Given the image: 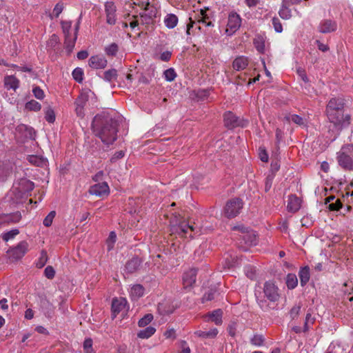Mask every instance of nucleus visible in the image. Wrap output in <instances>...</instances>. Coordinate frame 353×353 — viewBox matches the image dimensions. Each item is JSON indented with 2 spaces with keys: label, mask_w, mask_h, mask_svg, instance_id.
<instances>
[{
  "label": "nucleus",
  "mask_w": 353,
  "mask_h": 353,
  "mask_svg": "<svg viewBox=\"0 0 353 353\" xmlns=\"http://www.w3.org/2000/svg\"><path fill=\"white\" fill-rule=\"evenodd\" d=\"M272 181H273L272 176H268L265 179V192H268L270 190L272 185Z\"/></svg>",
  "instance_id": "obj_64"
},
{
  "label": "nucleus",
  "mask_w": 353,
  "mask_h": 353,
  "mask_svg": "<svg viewBox=\"0 0 353 353\" xmlns=\"http://www.w3.org/2000/svg\"><path fill=\"white\" fill-rule=\"evenodd\" d=\"M133 4L140 7L141 9H144V7L149 6V0H135Z\"/></svg>",
  "instance_id": "obj_62"
},
{
  "label": "nucleus",
  "mask_w": 353,
  "mask_h": 353,
  "mask_svg": "<svg viewBox=\"0 0 353 353\" xmlns=\"http://www.w3.org/2000/svg\"><path fill=\"white\" fill-rule=\"evenodd\" d=\"M190 22L187 24V30L186 33L187 34H190L191 30L195 27V29H197L199 30H202V27L200 26L201 23L197 22V18L196 19V21H193L191 17L189 18Z\"/></svg>",
  "instance_id": "obj_40"
},
{
  "label": "nucleus",
  "mask_w": 353,
  "mask_h": 353,
  "mask_svg": "<svg viewBox=\"0 0 353 353\" xmlns=\"http://www.w3.org/2000/svg\"><path fill=\"white\" fill-rule=\"evenodd\" d=\"M164 77L168 81H172L176 77V74L173 68L165 70L163 72Z\"/></svg>",
  "instance_id": "obj_45"
},
{
  "label": "nucleus",
  "mask_w": 353,
  "mask_h": 353,
  "mask_svg": "<svg viewBox=\"0 0 353 353\" xmlns=\"http://www.w3.org/2000/svg\"><path fill=\"white\" fill-rule=\"evenodd\" d=\"M223 312L220 309L215 310L208 314L209 320L214 322L216 325H221L222 323Z\"/></svg>",
  "instance_id": "obj_29"
},
{
  "label": "nucleus",
  "mask_w": 353,
  "mask_h": 353,
  "mask_svg": "<svg viewBox=\"0 0 353 353\" xmlns=\"http://www.w3.org/2000/svg\"><path fill=\"white\" fill-rule=\"evenodd\" d=\"M116 239H117L116 233L114 232H111L110 233V235H109L108 239H107V246H108V250L109 251L113 248L114 244L116 242Z\"/></svg>",
  "instance_id": "obj_47"
},
{
  "label": "nucleus",
  "mask_w": 353,
  "mask_h": 353,
  "mask_svg": "<svg viewBox=\"0 0 353 353\" xmlns=\"http://www.w3.org/2000/svg\"><path fill=\"white\" fill-rule=\"evenodd\" d=\"M144 294V288L140 284L133 285L130 290V296L132 300H138Z\"/></svg>",
  "instance_id": "obj_22"
},
{
  "label": "nucleus",
  "mask_w": 353,
  "mask_h": 353,
  "mask_svg": "<svg viewBox=\"0 0 353 353\" xmlns=\"http://www.w3.org/2000/svg\"><path fill=\"white\" fill-rule=\"evenodd\" d=\"M241 24V19L236 12H231L228 16L227 28L225 32L228 35H232L240 28Z\"/></svg>",
  "instance_id": "obj_7"
},
{
  "label": "nucleus",
  "mask_w": 353,
  "mask_h": 353,
  "mask_svg": "<svg viewBox=\"0 0 353 353\" xmlns=\"http://www.w3.org/2000/svg\"><path fill=\"white\" fill-rule=\"evenodd\" d=\"M117 8L113 1H107L105 3V12L106 14V21L108 24L114 25L116 23Z\"/></svg>",
  "instance_id": "obj_14"
},
{
  "label": "nucleus",
  "mask_w": 353,
  "mask_h": 353,
  "mask_svg": "<svg viewBox=\"0 0 353 353\" xmlns=\"http://www.w3.org/2000/svg\"><path fill=\"white\" fill-rule=\"evenodd\" d=\"M248 65V59L244 56H239L236 57L232 63V67L234 70L239 71L244 70Z\"/></svg>",
  "instance_id": "obj_25"
},
{
  "label": "nucleus",
  "mask_w": 353,
  "mask_h": 353,
  "mask_svg": "<svg viewBox=\"0 0 353 353\" xmlns=\"http://www.w3.org/2000/svg\"><path fill=\"white\" fill-rule=\"evenodd\" d=\"M327 116L329 121L331 123H332L336 127L339 126L343 121V110H334L332 112H327Z\"/></svg>",
  "instance_id": "obj_17"
},
{
  "label": "nucleus",
  "mask_w": 353,
  "mask_h": 353,
  "mask_svg": "<svg viewBox=\"0 0 353 353\" xmlns=\"http://www.w3.org/2000/svg\"><path fill=\"white\" fill-rule=\"evenodd\" d=\"M34 96L38 99H43L45 97L44 92L39 86H34L32 89Z\"/></svg>",
  "instance_id": "obj_54"
},
{
  "label": "nucleus",
  "mask_w": 353,
  "mask_h": 353,
  "mask_svg": "<svg viewBox=\"0 0 353 353\" xmlns=\"http://www.w3.org/2000/svg\"><path fill=\"white\" fill-rule=\"evenodd\" d=\"M94 93L90 90H83L76 99L75 104H79L85 107L89 99L94 97Z\"/></svg>",
  "instance_id": "obj_24"
},
{
  "label": "nucleus",
  "mask_w": 353,
  "mask_h": 353,
  "mask_svg": "<svg viewBox=\"0 0 353 353\" xmlns=\"http://www.w3.org/2000/svg\"><path fill=\"white\" fill-rule=\"evenodd\" d=\"M317 29L323 34L333 32L337 29V23L334 20L325 19L320 21Z\"/></svg>",
  "instance_id": "obj_12"
},
{
  "label": "nucleus",
  "mask_w": 353,
  "mask_h": 353,
  "mask_svg": "<svg viewBox=\"0 0 353 353\" xmlns=\"http://www.w3.org/2000/svg\"><path fill=\"white\" fill-rule=\"evenodd\" d=\"M77 39V37L74 36L73 38L70 37V39L69 41L66 42L65 40V44L66 46V48L68 50V51H71L74 46L75 41Z\"/></svg>",
  "instance_id": "obj_63"
},
{
  "label": "nucleus",
  "mask_w": 353,
  "mask_h": 353,
  "mask_svg": "<svg viewBox=\"0 0 353 353\" xmlns=\"http://www.w3.org/2000/svg\"><path fill=\"white\" fill-rule=\"evenodd\" d=\"M25 107H26V109H27L28 110L36 111V112L40 110L41 108V104L34 100H31V101L27 102L26 103Z\"/></svg>",
  "instance_id": "obj_41"
},
{
  "label": "nucleus",
  "mask_w": 353,
  "mask_h": 353,
  "mask_svg": "<svg viewBox=\"0 0 353 353\" xmlns=\"http://www.w3.org/2000/svg\"><path fill=\"white\" fill-rule=\"evenodd\" d=\"M264 296L271 302H276L279 299V288L272 281H266L263 285Z\"/></svg>",
  "instance_id": "obj_5"
},
{
  "label": "nucleus",
  "mask_w": 353,
  "mask_h": 353,
  "mask_svg": "<svg viewBox=\"0 0 353 353\" xmlns=\"http://www.w3.org/2000/svg\"><path fill=\"white\" fill-rule=\"evenodd\" d=\"M218 333L216 328H212L208 331L197 330L194 332V335L201 339H215Z\"/></svg>",
  "instance_id": "obj_28"
},
{
  "label": "nucleus",
  "mask_w": 353,
  "mask_h": 353,
  "mask_svg": "<svg viewBox=\"0 0 353 353\" xmlns=\"http://www.w3.org/2000/svg\"><path fill=\"white\" fill-rule=\"evenodd\" d=\"M83 70L80 68H75L72 72V77L74 79L80 83L83 80Z\"/></svg>",
  "instance_id": "obj_46"
},
{
  "label": "nucleus",
  "mask_w": 353,
  "mask_h": 353,
  "mask_svg": "<svg viewBox=\"0 0 353 353\" xmlns=\"http://www.w3.org/2000/svg\"><path fill=\"white\" fill-rule=\"evenodd\" d=\"M4 86L7 90L15 91L19 87V80L13 75L6 76L3 79Z\"/></svg>",
  "instance_id": "obj_21"
},
{
  "label": "nucleus",
  "mask_w": 353,
  "mask_h": 353,
  "mask_svg": "<svg viewBox=\"0 0 353 353\" xmlns=\"http://www.w3.org/2000/svg\"><path fill=\"white\" fill-rule=\"evenodd\" d=\"M12 193L14 195V197L12 198L14 202L18 203H22L23 199L26 198L21 197V193H18V192H14V188L12 190Z\"/></svg>",
  "instance_id": "obj_61"
},
{
  "label": "nucleus",
  "mask_w": 353,
  "mask_h": 353,
  "mask_svg": "<svg viewBox=\"0 0 353 353\" xmlns=\"http://www.w3.org/2000/svg\"><path fill=\"white\" fill-rule=\"evenodd\" d=\"M34 188V184L33 182L28 179H21L18 187H14V191L21 193L22 198H27L28 193L30 192Z\"/></svg>",
  "instance_id": "obj_11"
},
{
  "label": "nucleus",
  "mask_w": 353,
  "mask_h": 353,
  "mask_svg": "<svg viewBox=\"0 0 353 353\" xmlns=\"http://www.w3.org/2000/svg\"><path fill=\"white\" fill-rule=\"evenodd\" d=\"M105 52L108 56H115L118 52V46L115 43H111L105 49Z\"/></svg>",
  "instance_id": "obj_44"
},
{
  "label": "nucleus",
  "mask_w": 353,
  "mask_h": 353,
  "mask_svg": "<svg viewBox=\"0 0 353 353\" xmlns=\"http://www.w3.org/2000/svg\"><path fill=\"white\" fill-rule=\"evenodd\" d=\"M266 36L264 34H258L255 36L253 44L259 53H264L265 50Z\"/></svg>",
  "instance_id": "obj_19"
},
{
  "label": "nucleus",
  "mask_w": 353,
  "mask_h": 353,
  "mask_svg": "<svg viewBox=\"0 0 353 353\" xmlns=\"http://www.w3.org/2000/svg\"><path fill=\"white\" fill-rule=\"evenodd\" d=\"M286 285L288 289L292 290L298 285V279L294 274H288L286 276Z\"/></svg>",
  "instance_id": "obj_37"
},
{
  "label": "nucleus",
  "mask_w": 353,
  "mask_h": 353,
  "mask_svg": "<svg viewBox=\"0 0 353 353\" xmlns=\"http://www.w3.org/2000/svg\"><path fill=\"white\" fill-rule=\"evenodd\" d=\"M259 159H261V161L263 162H268V159H269V157H268V154L266 150L263 148H261V147L259 148Z\"/></svg>",
  "instance_id": "obj_55"
},
{
  "label": "nucleus",
  "mask_w": 353,
  "mask_h": 353,
  "mask_svg": "<svg viewBox=\"0 0 353 353\" xmlns=\"http://www.w3.org/2000/svg\"><path fill=\"white\" fill-rule=\"evenodd\" d=\"M141 17V23L150 24L152 22L157 15V10L149 3V6L144 7L143 12L139 14Z\"/></svg>",
  "instance_id": "obj_10"
},
{
  "label": "nucleus",
  "mask_w": 353,
  "mask_h": 353,
  "mask_svg": "<svg viewBox=\"0 0 353 353\" xmlns=\"http://www.w3.org/2000/svg\"><path fill=\"white\" fill-rule=\"evenodd\" d=\"M272 21L274 30L278 33L282 32L283 27L280 20L277 17H273Z\"/></svg>",
  "instance_id": "obj_52"
},
{
  "label": "nucleus",
  "mask_w": 353,
  "mask_h": 353,
  "mask_svg": "<svg viewBox=\"0 0 353 353\" xmlns=\"http://www.w3.org/2000/svg\"><path fill=\"white\" fill-rule=\"evenodd\" d=\"M156 332V329L154 327L148 326L145 329L140 330L137 336L140 339H148L152 336Z\"/></svg>",
  "instance_id": "obj_35"
},
{
  "label": "nucleus",
  "mask_w": 353,
  "mask_h": 353,
  "mask_svg": "<svg viewBox=\"0 0 353 353\" xmlns=\"http://www.w3.org/2000/svg\"><path fill=\"white\" fill-rule=\"evenodd\" d=\"M45 118L46 121L50 123H53L55 121V114L52 109L48 108L46 110Z\"/></svg>",
  "instance_id": "obj_51"
},
{
  "label": "nucleus",
  "mask_w": 353,
  "mask_h": 353,
  "mask_svg": "<svg viewBox=\"0 0 353 353\" xmlns=\"http://www.w3.org/2000/svg\"><path fill=\"white\" fill-rule=\"evenodd\" d=\"M243 208V202L238 198L232 199L225 205L224 212L228 218L237 216Z\"/></svg>",
  "instance_id": "obj_3"
},
{
  "label": "nucleus",
  "mask_w": 353,
  "mask_h": 353,
  "mask_svg": "<svg viewBox=\"0 0 353 353\" xmlns=\"http://www.w3.org/2000/svg\"><path fill=\"white\" fill-rule=\"evenodd\" d=\"M165 26L169 29H173L178 23V17L174 14H168L163 20Z\"/></svg>",
  "instance_id": "obj_30"
},
{
  "label": "nucleus",
  "mask_w": 353,
  "mask_h": 353,
  "mask_svg": "<svg viewBox=\"0 0 353 353\" xmlns=\"http://www.w3.org/2000/svg\"><path fill=\"white\" fill-rule=\"evenodd\" d=\"M234 230H238L243 234L241 238L245 241V243L250 245H254L257 243L256 236L253 231H250L248 228L243 226H234Z\"/></svg>",
  "instance_id": "obj_8"
},
{
  "label": "nucleus",
  "mask_w": 353,
  "mask_h": 353,
  "mask_svg": "<svg viewBox=\"0 0 353 353\" xmlns=\"http://www.w3.org/2000/svg\"><path fill=\"white\" fill-rule=\"evenodd\" d=\"M75 105H76L75 112H76L77 117H79L80 118H83L85 115L84 107L79 104H75Z\"/></svg>",
  "instance_id": "obj_59"
},
{
  "label": "nucleus",
  "mask_w": 353,
  "mask_h": 353,
  "mask_svg": "<svg viewBox=\"0 0 353 353\" xmlns=\"http://www.w3.org/2000/svg\"><path fill=\"white\" fill-rule=\"evenodd\" d=\"M56 212L55 211H51L44 219L43 220V225L46 227H50L53 221L54 218L55 217Z\"/></svg>",
  "instance_id": "obj_48"
},
{
  "label": "nucleus",
  "mask_w": 353,
  "mask_h": 353,
  "mask_svg": "<svg viewBox=\"0 0 353 353\" xmlns=\"http://www.w3.org/2000/svg\"><path fill=\"white\" fill-rule=\"evenodd\" d=\"M104 75V80L110 82L113 80L117 79V71L116 69H110L108 70H106L103 73Z\"/></svg>",
  "instance_id": "obj_39"
},
{
  "label": "nucleus",
  "mask_w": 353,
  "mask_h": 353,
  "mask_svg": "<svg viewBox=\"0 0 353 353\" xmlns=\"http://www.w3.org/2000/svg\"><path fill=\"white\" fill-rule=\"evenodd\" d=\"M126 306L127 300L125 298L114 299L112 302V319H114L119 312L125 310Z\"/></svg>",
  "instance_id": "obj_15"
},
{
  "label": "nucleus",
  "mask_w": 353,
  "mask_h": 353,
  "mask_svg": "<svg viewBox=\"0 0 353 353\" xmlns=\"http://www.w3.org/2000/svg\"><path fill=\"white\" fill-rule=\"evenodd\" d=\"M107 63V60L103 56H92L89 59V65L94 69H103Z\"/></svg>",
  "instance_id": "obj_18"
},
{
  "label": "nucleus",
  "mask_w": 353,
  "mask_h": 353,
  "mask_svg": "<svg viewBox=\"0 0 353 353\" xmlns=\"http://www.w3.org/2000/svg\"><path fill=\"white\" fill-rule=\"evenodd\" d=\"M141 260L138 257H134L125 265V268L128 272L132 273L135 272L141 265Z\"/></svg>",
  "instance_id": "obj_32"
},
{
  "label": "nucleus",
  "mask_w": 353,
  "mask_h": 353,
  "mask_svg": "<svg viewBox=\"0 0 353 353\" xmlns=\"http://www.w3.org/2000/svg\"><path fill=\"white\" fill-rule=\"evenodd\" d=\"M21 219V214L17 211L10 214H0V228L17 223Z\"/></svg>",
  "instance_id": "obj_9"
},
{
  "label": "nucleus",
  "mask_w": 353,
  "mask_h": 353,
  "mask_svg": "<svg viewBox=\"0 0 353 353\" xmlns=\"http://www.w3.org/2000/svg\"><path fill=\"white\" fill-rule=\"evenodd\" d=\"M124 157V152L122 150L116 152L110 159V161L114 163L118 159H120Z\"/></svg>",
  "instance_id": "obj_60"
},
{
  "label": "nucleus",
  "mask_w": 353,
  "mask_h": 353,
  "mask_svg": "<svg viewBox=\"0 0 353 353\" xmlns=\"http://www.w3.org/2000/svg\"><path fill=\"white\" fill-rule=\"evenodd\" d=\"M214 293L215 292L213 290H210L209 292L205 293L202 298V301L205 302L212 300L214 297Z\"/></svg>",
  "instance_id": "obj_58"
},
{
  "label": "nucleus",
  "mask_w": 353,
  "mask_h": 353,
  "mask_svg": "<svg viewBox=\"0 0 353 353\" xmlns=\"http://www.w3.org/2000/svg\"><path fill=\"white\" fill-rule=\"evenodd\" d=\"M334 110H343V103L341 99L332 98L329 101L326 108V112H332Z\"/></svg>",
  "instance_id": "obj_23"
},
{
  "label": "nucleus",
  "mask_w": 353,
  "mask_h": 353,
  "mask_svg": "<svg viewBox=\"0 0 353 353\" xmlns=\"http://www.w3.org/2000/svg\"><path fill=\"white\" fill-rule=\"evenodd\" d=\"M285 119L288 122H293L294 123L300 126H305V119L298 114H289L285 117Z\"/></svg>",
  "instance_id": "obj_33"
},
{
  "label": "nucleus",
  "mask_w": 353,
  "mask_h": 353,
  "mask_svg": "<svg viewBox=\"0 0 353 353\" xmlns=\"http://www.w3.org/2000/svg\"><path fill=\"white\" fill-rule=\"evenodd\" d=\"M264 337L261 334H254L250 339V343L255 346H261L264 343Z\"/></svg>",
  "instance_id": "obj_42"
},
{
  "label": "nucleus",
  "mask_w": 353,
  "mask_h": 353,
  "mask_svg": "<svg viewBox=\"0 0 353 353\" xmlns=\"http://www.w3.org/2000/svg\"><path fill=\"white\" fill-rule=\"evenodd\" d=\"M63 8L64 6L63 3L59 2L55 5L53 9V14L56 17H58L59 14L62 12Z\"/></svg>",
  "instance_id": "obj_56"
},
{
  "label": "nucleus",
  "mask_w": 353,
  "mask_h": 353,
  "mask_svg": "<svg viewBox=\"0 0 353 353\" xmlns=\"http://www.w3.org/2000/svg\"><path fill=\"white\" fill-rule=\"evenodd\" d=\"M336 159L339 165L344 170L353 171V145L342 146L336 153Z\"/></svg>",
  "instance_id": "obj_2"
},
{
  "label": "nucleus",
  "mask_w": 353,
  "mask_h": 353,
  "mask_svg": "<svg viewBox=\"0 0 353 353\" xmlns=\"http://www.w3.org/2000/svg\"><path fill=\"white\" fill-rule=\"evenodd\" d=\"M197 22L202 23L206 28L214 26V23L210 20L205 12L203 10L201 11L200 14L197 17Z\"/></svg>",
  "instance_id": "obj_34"
},
{
  "label": "nucleus",
  "mask_w": 353,
  "mask_h": 353,
  "mask_svg": "<svg viewBox=\"0 0 353 353\" xmlns=\"http://www.w3.org/2000/svg\"><path fill=\"white\" fill-rule=\"evenodd\" d=\"M61 24L65 41L68 42L70 41L71 37L70 29L72 27V22L70 21H62Z\"/></svg>",
  "instance_id": "obj_36"
},
{
  "label": "nucleus",
  "mask_w": 353,
  "mask_h": 353,
  "mask_svg": "<svg viewBox=\"0 0 353 353\" xmlns=\"http://www.w3.org/2000/svg\"><path fill=\"white\" fill-rule=\"evenodd\" d=\"M301 208V200L296 195H290L288 201L287 208L290 212H296Z\"/></svg>",
  "instance_id": "obj_20"
},
{
  "label": "nucleus",
  "mask_w": 353,
  "mask_h": 353,
  "mask_svg": "<svg viewBox=\"0 0 353 353\" xmlns=\"http://www.w3.org/2000/svg\"><path fill=\"white\" fill-rule=\"evenodd\" d=\"M342 206L341 201L339 199L335 200L334 203H331L328 204V208L332 210H339Z\"/></svg>",
  "instance_id": "obj_57"
},
{
  "label": "nucleus",
  "mask_w": 353,
  "mask_h": 353,
  "mask_svg": "<svg viewBox=\"0 0 353 353\" xmlns=\"http://www.w3.org/2000/svg\"><path fill=\"white\" fill-rule=\"evenodd\" d=\"M19 234V230L17 228L12 229L6 232L2 233L1 235V239L7 242L9 240L13 239L17 235Z\"/></svg>",
  "instance_id": "obj_38"
},
{
  "label": "nucleus",
  "mask_w": 353,
  "mask_h": 353,
  "mask_svg": "<svg viewBox=\"0 0 353 353\" xmlns=\"http://www.w3.org/2000/svg\"><path fill=\"white\" fill-rule=\"evenodd\" d=\"M153 319V315L152 314H146L143 318H141L138 325L139 327H145L148 325Z\"/></svg>",
  "instance_id": "obj_43"
},
{
  "label": "nucleus",
  "mask_w": 353,
  "mask_h": 353,
  "mask_svg": "<svg viewBox=\"0 0 353 353\" xmlns=\"http://www.w3.org/2000/svg\"><path fill=\"white\" fill-rule=\"evenodd\" d=\"M224 124L228 129H234L236 127H245L247 121L236 117L231 112H227L224 114Z\"/></svg>",
  "instance_id": "obj_4"
},
{
  "label": "nucleus",
  "mask_w": 353,
  "mask_h": 353,
  "mask_svg": "<svg viewBox=\"0 0 353 353\" xmlns=\"http://www.w3.org/2000/svg\"><path fill=\"white\" fill-rule=\"evenodd\" d=\"M44 275L48 279H52L55 275V270L51 265L47 266L44 270Z\"/></svg>",
  "instance_id": "obj_53"
},
{
  "label": "nucleus",
  "mask_w": 353,
  "mask_h": 353,
  "mask_svg": "<svg viewBox=\"0 0 353 353\" xmlns=\"http://www.w3.org/2000/svg\"><path fill=\"white\" fill-rule=\"evenodd\" d=\"M83 349L85 353H94L92 349V340L91 339H86L83 342Z\"/></svg>",
  "instance_id": "obj_49"
},
{
  "label": "nucleus",
  "mask_w": 353,
  "mask_h": 353,
  "mask_svg": "<svg viewBox=\"0 0 353 353\" xmlns=\"http://www.w3.org/2000/svg\"><path fill=\"white\" fill-rule=\"evenodd\" d=\"M245 273L247 277L253 280L256 277V270L252 266L248 265L245 268Z\"/></svg>",
  "instance_id": "obj_50"
},
{
  "label": "nucleus",
  "mask_w": 353,
  "mask_h": 353,
  "mask_svg": "<svg viewBox=\"0 0 353 353\" xmlns=\"http://www.w3.org/2000/svg\"><path fill=\"white\" fill-rule=\"evenodd\" d=\"M117 122L107 114L96 115L92 123V128L94 134L98 137L103 143L112 144L117 139Z\"/></svg>",
  "instance_id": "obj_1"
},
{
  "label": "nucleus",
  "mask_w": 353,
  "mask_h": 353,
  "mask_svg": "<svg viewBox=\"0 0 353 353\" xmlns=\"http://www.w3.org/2000/svg\"><path fill=\"white\" fill-rule=\"evenodd\" d=\"M279 16L285 20L290 19L292 17L291 10L289 8V2L287 0H283L281 8L279 11Z\"/></svg>",
  "instance_id": "obj_26"
},
{
  "label": "nucleus",
  "mask_w": 353,
  "mask_h": 353,
  "mask_svg": "<svg viewBox=\"0 0 353 353\" xmlns=\"http://www.w3.org/2000/svg\"><path fill=\"white\" fill-rule=\"evenodd\" d=\"M197 270L192 268L184 272L183 275V284L184 288L192 287L196 281Z\"/></svg>",
  "instance_id": "obj_16"
},
{
  "label": "nucleus",
  "mask_w": 353,
  "mask_h": 353,
  "mask_svg": "<svg viewBox=\"0 0 353 353\" xmlns=\"http://www.w3.org/2000/svg\"><path fill=\"white\" fill-rule=\"evenodd\" d=\"M29 248V244L26 241H22L19 242L15 247L10 248L8 253L10 255V257L14 260H18L21 259L26 253L28 252Z\"/></svg>",
  "instance_id": "obj_6"
},
{
  "label": "nucleus",
  "mask_w": 353,
  "mask_h": 353,
  "mask_svg": "<svg viewBox=\"0 0 353 353\" xmlns=\"http://www.w3.org/2000/svg\"><path fill=\"white\" fill-rule=\"evenodd\" d=\"M110 188L106 182L98 183L90 188L89 193L97 196H103L109 194Z\"/></svg>",
  "instance_id": "obj_13"
},
{
  "label": "nucleus",
  "mask_w": 353,
  "mask_h": 353,
  "mask_svg": "<svg viewBox=\"0 0 353 353\" xmlns=\"http://www.w3.org/2000/svg\"><path fill=\"white\" fill-rule=\"evenodd\" d=\"M299 276L300 278L301 285L304 286L309 281L310 278L309 267L305 266L301 268L299 272Z\"/></svg>",
  "instance_id": "obj_31"
},
{
  "label": "nucleus",
  "mask_w": 353,
  "mask_h": 353,
  "mask_svg": "<svg viewBox=\"0 0 353 353\" xmlns=\"http://www.w3.org/2000/svg\"><path fill=\"white\" fill-rule=\"evenodd\" d=\"M175 230L179 234L186 236L189 231L193 232L194 230V228L193 225H190L189 223L183 221L179 223V224L176 227Z\"/></svg>",
  "instance_id": "obj_27"
}]
</instances>
